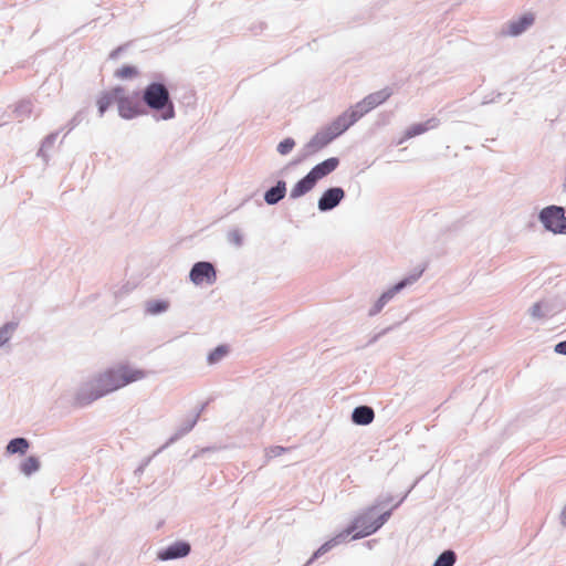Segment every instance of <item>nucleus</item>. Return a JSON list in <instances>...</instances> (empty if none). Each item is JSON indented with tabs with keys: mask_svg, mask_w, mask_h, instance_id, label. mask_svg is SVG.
<instances>
[{
	"mask_svg": "<svg viewBox=\"0 0 566 566\" xmlns=\"http://www.w3.org/2000/svg\"><path fill=\"white\" fill-rule=\"evenodd\" d=\"M391 95L388 88L380 90L367 95L364 99L353 106L356 114L361 118L365 114L386 102Z\"/></svg>",
	"mask_w": 566,
	"mask_h": 566,
	"instance_id": "6",
	"label": "nucleus"
},
{
	"mask_svg": "<svg viewBox=\"0 0 566 566\" xmlns=\"http://www.w3.org/2000/svg\"><path fill=\"white\" fill-rule=\"evenodd\" d=\"M455 562V554L452 551L443 552L433 566H453Z\"/></svg>",
	"mask_w": 566,
	"mask_h": 566,
	"instance_id": "23",
	"label": "nucleus"
},
{
	"mask_svg": "<svg viewBox=\"0 0 566 566\" xmlns=\"http://www.w3.org/2000/svg\"><path fill=\"white\" fill-rule=\"evenodd\" d=\"M428 125L427 124H416V125H412L411 127H409L406 133H405V138L406 139H409V138H412L417 135H420L424 132L428 130Z\"/></svg>",
	"mask_w": 566,
	"mask_h": 566,
	"instance_id": "24",
	"label": "nucleus"
},
{
	"mask_svg": "<svg viewBox=\"0 0 566 566\" xmlns=\"http://www.w3.org/2000/svg\"><path fill=\"white\" fill-rule=\"evenodd\" d=\"M421 275V272L415 274V275H411L402 281H400L399 283H397L396 285H394L391 289H389L388 291H386L385 293L381 294V296L379 297L378 300V306L379 308L382 307L389 300H391L399 291H401L405 286L409 285V284H412L413 282H416L418 280V277Z\"/></svg>",
	"mask_w": 566,
	"mask_h": 566,
	"instance_id": "12",
	"label": "nucleus"
},
{
	"mask_svg": "<svg viewBox=\"0 0 566 566\" xmlns=\"http://www.w3.org/2000/svg\"><path fill=\"white\" fill-rule=\"evenodd\" d=\"M333 136L325 128L322 132H318L307 144L306 150L310 155L315 154L327 146L332 140Z\"/></svg>",
	"mask_w": 566,
	"mask_h": 566,
	"instance_id": "13",
	"label": "nucleus"
},
{
	"mask_svg": "<svg viewBox=\"0 0 566 566\" xmlns=\"http://www.w3.org/2000/svg\"><path fill=\"white\" fill-rule=\"evenodd\" d=\"M14 328V324H6L3 327L0 328V346L6 344L10 339Z\"/></svg>",
	"mask_w": 566,
	"mask_h": 566,
	"instance_id": "25",
	"label": "nucleus"
},
{
	"mask_svg": "<svg viewBox=\"0 0 566 566\" xmlns=\"http://www.w3.org/2000/svg\"><path fill=\"white\" fill-rule=\"evenodd\" d=\"M344 196L345 193L342 188L336 187L326 190L318 200V209L326 211L335 208L344 198Z\"/></svg>",
	"mask_w": 566,
	"mask_h": 566,
	"instance_id": "9",
	"label": "nucleus"
},
{
	"mask_svg": "<svg viewBox=\"0 0 566 566\" xmlns=\"http://www.w3.org/2000/svg\"><path fill=\"white\" fill-rule=\"evenodd\" d=\"M29 449V442L24 438H15L7 446V452L10 454L20 453L24 454Z\"/></svg>",
	"mask_w": 566,
	"mask_h": 566,
	"instance_id": "19",
	"label": "nucleus"
},
{
	"mask_svg": "<svg viewBox=\"0 0 566 566\" xmlns=\"http://www.w3.org/2000/svg\"><path fill=\"white\" fill-rule=\"evenodd\" d=\"M146 376L147 371L144 369L119 364L99 374L86 388L82 389L76 397L77 403L80 406L91 403L109 392L144 379Z\"/></svg>",
	"mask_w": 566,
	"mask_h": 566,
	"instance_id": "1",
	"label": "nucleus"
},
{
	"mask_svg": "<svg viewBox=\"0 0 566 566\" xmlns=\"http://www.w3.org/2000/svg\"><path fill=\"white\" fill-rule=\"evenodd\" d=\"M539 217L546 229L554 233H566V217L563 208L547 207L542 210Z\"/></svg>",
	"mask_w": 566,
	"mask_h": 566,
	"instance_id": "4",
	"label": "nucleus"
},
{
	"mask_svg": "<svg viewBox=\"0 0 566 566\" xmlns=\"http://www.w3.org/2000/svg\"><path fill=\"white\" fill-rule=\"evenodd\" d=\"M375 418L374 410L367 406H360L354 409L352 419L356 424L366 426L373 422Z\"/></svg>",
	"mask_w": 566,
	"mask_h": 566,
	"instance_id": "15",
	"label": "nucleus"
},
{
	"mask_svg": "<svg viewBox=\"0 0 566 566\" xmlns=\"http://www.w3.org/2000/svg\"><path fill=\"white\" fill-rule=\"evenodd\" d=\"M230 239L231 241L237 244V245H240L241 242H242V238L240 235V233L238 231H233L231 234H230Z\"/></svg>",
	"mask_w": 566,
	"mask_h": 566,
	"instance_id": "29",
	"label": "nucleus"
},
{
	"mask_svg": "<svg viewBox=\"0 0 566 566\" xmlns=\"http://www.w3.org/2000/svg\"><path fill=\"white\" fill-rule=\"evenodd\" d=\"M316 185L315 180L307 174L301 179L291 190L292 198H298L314 188Z\"/></svg>",
	"mask_w": 566,
	"mask_h": 566,
	"instance_id": "17",
	"label": "nucleus"
},
{
	"mask_svg": "<svg viewBox=\"0 0 566 566\" xmlns=\"http://www.w3.org/2000/svg\"><path fill=\"white\" fill-rule=\"evenodd\" d=\"M191 282L196 285H211L217 280V272L210 262H197L189 274Z\"/></svg>",
	"mask_w": 566,
	"mask_h": 566,
	"instance_id": "5",
	"label": "nucleus"
},
{
	"mask_svg": "<svg viewBox=\"0 0 566 566\" xmlns=\"http://www.w3.org/2000/svg\"><path fill=\"white\" fill-rule=\"evenodd\" d=\"M534 22V15L532 13H526L521 17L517 21H513L509 24V33L511 35H518L523 31H525L530 25Z\"/></svg>",
	"mask_w": 566,
	"mask_h": 566,
	"instance_id": "16",
	"label": "nucleus"
},
{
	"mask_svg": "<svg viewBox=\"0 0 566 566\" xmlns=\"http://www.w3.org/2000/svg\"><path fill=\"white\" fill-rule=\"evenodd\" d=\"M286 187L284 181H279L277 185L265 192L264 199L269 205H274L285 196Z\"/></svg>",
	"mask_w": 566,
	"mask_h": 566,
	"instance_id": "18",
	"label": "nucleus"
},
{
	"mask_svg": "<svg viewBox=\"0 0 566 566\" xmlns=\"http://www.w3.org/2000/svg\"><path fill=\"white\" fill-rule=\"evenodd\" d=\"M531 314L532 316L534 317H543V313H542V306L539 303H536L532 306V310H531Z\"/></svg>",
	"mask_w": 566,
	"mask_h": 566,
	"instance_id": "28",
	"label": "nucleus"
},
{
	"mask_svg": "<svg viewBox=\"0 0 566 566\" xmlns=\"http://www.w3.org/2000/svg\"><path fill=\"white\" fill-rule=\"evenodd\" d=\"M117 108L119 115L125 119H132L143 114L139 104L124 93L118 95Z\"/></svg>",
	"mask_w": 566,
	"mask_h": 566,
	"instance_id": "8",
	"label": "nucleus"
},
{
	"mask_svg": "<svg viewBox=\"0 0 566 566\" xmlns=\"http://www.w3.org/2000/svg\"><path fill=\"white\" fill-rule=\"evenodd\" d=\"M143 101L153 111L160 112L161 119L175 117L174 103L170 99L167 87L161 83H150L143 93Z\"/></svg>",
	"mask_w": 566,
	"mask_h": 566,
	"instance_id": "2",
	"label": "nucleus"
},
{
	"mask_svg": "<svg viewBox=\"0 0 566 566\" xmlns=\"http://www.w3.org/2000/svg\"><path fill=\"white\" fill-rule=\"evenodd\" d=\"M168 307V303L164 301H154L148 304V312L151 314H158L160 312L166 311Z\"/></svg>",
	"mask_w": 566,
	"mask_h": 566,
	"instance_id": "27",
	"label": "nucleus"
},
{
	"mask_svg": "<svg viewBox=\"0 0 566 566\" xmlns=\"http://www.w3.org/2000/svg\"><path fill=\"white\" fill-rule=\"evenodd\" d=\"M374 510V507H369L354 520L350 526V531L355 532L354 537H365L375 533L391 515V512L387 511L375 517Z\"/></svg>",
	"mask_w": 566,
	"mask_h": 566,
	"instance_id": "3",
	"label": "nucleus"
},
{
	"mask_svg": "<svg viewBox=\"0 0 566 566\" xmlns=\"http://www.w3.org/2000/svg\"><path fill=\"white\" fill-rule=\"evenodd\" d=\"M190 552V545L186 542H176L166 549L160 551L158 557L163 560L185 557Z\"/></svg>",
	"mask_w": 566,
	"mask_h": 566,
	"instance_id": "11",
	"label": "nucleus"
},
{
	"mask_svg": "<svg viewBox=\"0 0 566 566\" xmlns=\"http://www.w3.org/2000/svg\"><path fill=\"white\" fill-rule=\"evenodd\" d=\"M295 146V142L293 138H285L277 145V151L281 155H287Z\"/></svg>",
	"mask_w": 566,
	"mask_h": 566,
	"instance_id": "26",
	"label": "nucleus"
},
{
	"mask_svg": "<svg viewBox=\"0 0 566 566\" xmlns=\"http://www.w3.org/2000/svg\"><path fill=\"white\" fill-rule=\"evenodd\" d=\"M122 93H124V88L120 86H116L111 91L103 93L97 99L99 115H103L113 103L117 104L118 95Z\"/></svg>",
	"mask_w": 566,
	"mask_h": 566,
	"instance_id": "14",
	"label": "nucleus"
},
{
	"mask_svg": "<svg viewBox=\"0 0 566 566\" xmlns=\"http://www.w3.org/2000/svg\"><path fill=\"white\" fill-rule=\"evenodd\" d=\"M339 165V160L336 157H331L312 168L308 172L311 177L317 182L319 179L333 172Z\"/></svg>",
	"mask_w": 566,
	"mask_h": 566,
	"instance_id": "10",
	"label": "nucleus"
},
{
	"mask_svg": "<svg viewBox=\"0 0 566 566\" xmlns=\"http://www.w3.org/2000/svg\"><path fill=\"white\" fill-rule=\"evenodd\" d=\"M359 119L353 107L339 115L326 127L327 132L335 139Z\"/></svg>",
	"mask_w": 566,
	"mask_h": 566,
	"instance_id": "7",
	"label": "nucleus"
},
{
	"mask_svg": "<svg viewBox=\"0 0 566 566\" xmlns=\"http://www.w3.org/2000/svg\"><path fill=\"white\" fill-rule=\"evenodd\" d=\"M139 75V71L134 65H123L115 71V76L119 80H132Z\"/></svg>",
	"mask_w": 566,
	"mask_h": 566,
	"instance_id": "20",
	"label": "nucleus"
},
{
	"mask_svg": "<svg viewBox=\"0 0 566 566\" xmlns=\"http://www.w3.org/2000/svg\"><path fill=\"white\" fill-rule=\"evenodd\" d=\"M40 468V462L35 457H29L21 463V471L25 475H30L33 472L38 471Z\"/></svg>",
	"mask_w": 566,
	"mask_h": 566,
	"instance_id": "21",
	"label": "nucleus"
},
{
	"mask_svg": "<svg viewBox=\"0 0 566 566\" xmlns=\"http://www.w3.org/2000/svg\"><path fill=\"white\" fill-rule=\"evenodd\" d=\"M555 352L562 355H566V340L558 343L555 346Z\"/></svg>",
	"mask_w": 566,
	"mask_h": 566,
	"instance_id": "30",
	"label": "nucleus"
},
{
	"mask_svg": "<svg viewBox=\"0 0 566 566\" xmlns=\"http://www.w3.org/2000/svg\"><path fill=\"white\" fill-rule=\"evenodd\" d=\"M229 349L226 345L218 346L214 350H212L208 356L209 364H216L220 361L227 354Z\"/></svg>",
	"mask_w": 566,
	"mask_h": 566,
	"instance_id": "22",
	"label": "nucleus"
}]
</instances>
